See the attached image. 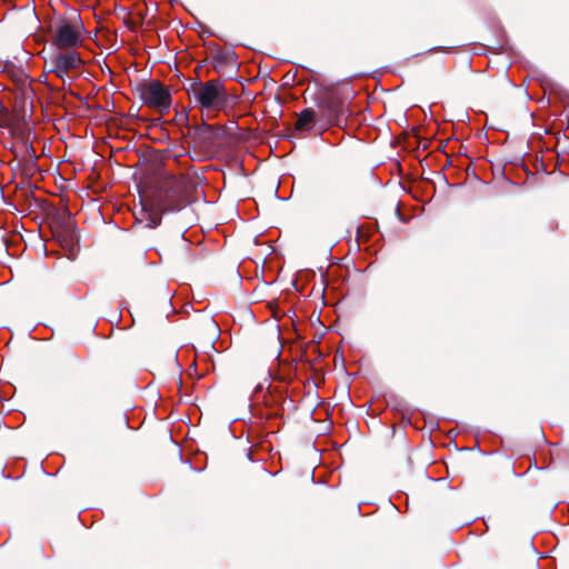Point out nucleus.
<instances>
[{
    "label": "nucleus",
    "mask_w": 569,
    "mask_h": 569,
    "mask_svg": "<svg viewBox=\"0 0 569 569\" xmlns=\"http://www.w3.org/2000/svg\"><path fill=\"white\" fill-rule=\"evenodd\" d=\"M196 177L190 173L173 174L166 172L159 186V208L157 210L147 211L144 206L140 211V216L136 217L140 223L144 222L148 228H156L161 222L160 211H179L191 201L192 193L196 189Z\"/></svg>",
    "instance_id": "nucleus-1"
},
{
    "label": "nucleus",
    "mask_w": 569,
    "mask_h": 569,
    "mask_svg": "<svg viewBox=\"0 0 569 569\" xmlns=\"http://www.w3.org/2000/svg\"><path fill=\"white\" fill-rule=\"evenodd\" d=\"M51 43L58 50H77L83 43V24L61 20L51 30Z\"/></svg>",
    "instance_id": "nucleus-2"
},
{
    "label": "nucleus",
    "mask_w": 569,
    "mask_h": 569,
    "mask_svg": "<svg viewBox=\"0 0 569 569\" xmlns=\"http://www.w3.org/2000/svg\"><path fill=\"white\" fill-rule=\"evenodd\" d=\"M191 94L201 109L206 110H220L227 102V92L220 80L197 83L192 87Z\"/></svg>",
    "instance_id": "nucleus-3"
},
{
    "label": "nucleus",
    "mask_w": 569,
    "mask_h": 569,
    "mask_svg": "<svg viewBox=\"0 0 569 569\" xmlns=\"http://www.w3.org/2000/svg\"><path fill=\"white\" fill-rule=\"evenodd\" d=\"M84 61L77 50H59L50 59V71L62 81L71 80Z\"/></svg>",
    "instance_id": "nucleus-4"
},
{
    "label": "nucleus",
    "mask_w": 569,
    "mask_h": 569,
    "mask_svg": "<svg viewBox=\"0 0 569 569\" xmlns=\"http://www.w3.org/2000/svg\"><path fill=\"white\" fill-rule=\"evenodd\" d=\"M140 98L147 106L161 111L168 110L171 106V96L168 89L159 81H149L140 84Z\"/></svg>",
    "instance_id": "nucleus-5"
},
{
    "label": "nucleus",
    "mask_w": 569,
    "mask_h": 569,
    "mask_svg": "<svg viewBox=\"0 0 569 569\" xmlns=\"http://www.w3.org/2000/svg\"><path fill=\"white\" fill-rule=\"evenodd\" d=\"M320 110L329 124H339L347 119L342 100L336 94H328L320 103Z\"/></svg>",
    "instance_id": "nucleus-6"
},
{
    "label": "nucleus",
    "mask_w": 569,
    "mask_h": 569,
    "mask_svg": "<svg viewBox=\"0 0 569 569\" xmlns=\"http://www.w3.org/2000/svg\"><path fill=\"white\" fill-rule=\"evenodd\" d=\"M315 120V112L311 109H305L298 117L296 128L305 130L311 126Z\"/></svg>",
    "instance_id": "nucleus-7"
}]
</instances>
